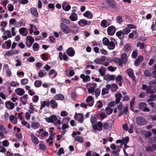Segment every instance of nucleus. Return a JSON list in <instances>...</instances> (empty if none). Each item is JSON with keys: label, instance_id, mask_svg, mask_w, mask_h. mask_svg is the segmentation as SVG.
<instances>
[{"label": "nucleus", "instance_id": "39448f33", "mask_svg": "<svg viewBox=\"0 0 156 156\" xmlns=\"http://www.w3.org/2000/svg\"><path fill=\"white\" fill-rule=\"evenodd\" d=\"M60 27L62 31L65 33L68 34L70 32V30L69 27L65 24L61 23Z\"/></svg>", "mask_w": 156, "mask_h": 156}, {"label": "nucleus", "instance_id": "603ef678", "mask_svg": "<svg viewBox=\"0 0 156 156\" xmlns=\"http://www.w3.org/2000/svg\"><path fill=\"white\" fill-rule=\"evenodd\" d=\"M34 106L32 104H30L29 105V112L31 113H32L34 112Z\"/></svg>", "mask_w": 156, "mask_h": 156}, {"label": "nucleus", "instance_id": "7c9ffc66", "mask_svg": "<svg viewBox=\"0 0 156 156\" xmlns=\"http://www.w3.org/2000/svg\"><path fill=\"white\" fill-rule=\"evenodd\" d=\"M31 126L33 129H36L39 127L40 124L38 122H34L31 124Z\"/></svg>", "mask_w": 156, "mask_h": 156}, {"label": "nucleus", "instance_id": "69168bd1", "mask_svg": "<svg viewBox=\"0 0 156 156\" xmlns=\"http://www.w3.org/2000/svg\"><path fill=\"white\" fill-rule=\"evenodd\" d=\"M136 45L138 47H140V48L142 49L144 48V44L143 43H141L139 42L137 43Z\"/></svg>", "mask_w": 156, "mask_h": 156}, {"label": "nucleus", "instance_id": "49530a36", "mask_svg": "<svg viewBox=\"0 0 156 156\" xmlns=\"http://www.w3.org/2000/svg\"><path fill=\"white\" fill-rule=\"evenodd\" d=\"M79 24L81 26H83L87 24V21L84 20H81L78 22Z\"/></svg>", "mask_w": 156, "mask_h": 156}, {"label": "nucleus", "instance_id": "9b49d317", "mask_svg": "<svg viewBox=\"0 0 156 156\" xmlns=\"http://www.w3.org/2000/svg\"><path fill=\"white\" fill-rule=\"evenodd\" d=\"M126 72L128 76L132 79L133 81H134L135 80V78L133 70L130 68L127 69Z\"/></svg>", "mask_w": 156, "mask_h": 156}, {"label": "nucleus", "instance_id": "0e129e2a", "mask_svg": "<svg viewBox=\"0 0 156 156\" xmlns=\"http://www.w3.org/2000/svg\"><path fill=\"white\" fill-rule=\"evenodd\" d=\"M39 146L40 149L42 150H45L46 149V148L45 145L43 144H39Z\"/></svg>", "mask_w": 156, "mask_h": 156}, {"label": "nucleus", "instance_id": "de8ad7c7", "mask_svg": "<svg viewBox=\"0 0 156 156\" xmlns=\"http://www.w3.org/2000/svg\"><path fill=\"white\" fill-rule=\"evenodd\" d=\"M123 35H126L130 31V28L126 27L122 31Z\"/></svg>", "mask_w": 156, "mask_h": 156}, {"label": "nucleus", "instance_id": "338daca9", "mask_svg": "<svg viewBox=\"0 0 156 156\" xmlns=\"http://www.w3.org/2000/svg\"><path fill=\"white\" fill-rule=\"evenodd\" d=\"M129 141V138L128 137H126L122 140L123 143H125V146L126 145V144Z\"/></svg>", "mask_w": 156, "mask_h": 156}, {"label": "nucleus", "instance_id": "79ce46f5", "mask_svg": "<svg viewBox=\"0 0 156 156\" xmlns=\"http://www.w3.org/2000/svg\"><path fill=\"white\" fill-rule=\"evenodd\" d=\"M118 86L115 83H113L111 85V90L112 91L115 92L118 89Z\"/></svg>", "mask_w": 156, "mask_h": 156}, {"label": "nucleus", "instance_id": "473e14b6", "mask_svg": "<svg viewBox=\"0 0 156 156\" xmlns=\"http://www.w3.org/2000/svg\"><path fill=\"white\" fill-rule=\"evenodd\" d=\"M10 120L14 124H16L17 122V119L13 115H11L9 117Z\"/></svg>", "mask_w": 156, "mask_h": 156}, {"label": "nucleus", "instance_id": "37998d69", "mask_svg": "<svg viewBox=\"0 0 156 156\" xmlns=\"http://www.w3.org/2000/svg\"><path fill=\"white\" fill-rule=\"evenodd\" d=\"M46 73L44 70H41L38 73V75L40 77H42L46 75Z\"/></svg>", "mask_w": 156, "mask_h": 156}, {"label": "nucleus", "instance_id": "2f4dec72", "mask_svg": "<svg viewBox=\"0 0 156 156\" xmlns=\"http://www.w3.org/2000/svg\"><path fill=\"white\" fill-rule=\"evenodd\" d=\"M143 57L142 56H139L137 59L136 60L134 63L135 65V66H138L139 64L143 60Z\"/></svg>", "mask_w": 156, "mask_h": 156}, {"label": "nucleus", "instance_id": "f8f14e48", "mask_svg": "<svg viewBox=\"0 0 156 156\" xmlns=\"http://www.w3.org/2000/svg\"><path fill=\"white\" fill-rule=\"evenodd\" d=\"M74 117L75 119L81 122H82L83 120V115L80 113H76Z\"/></svg>", "mask_w": 156, "mask_h": 156}, {"label": "nucleus", "instance_id": "6ab92c4d", "mask_svg": "<svg viewBox=\"0 0 156 156\" xmlns=\"http://www.w3.org/2000/svg\"><path fill=\"white\" fill-rule=\"evenodd\" d=\"M115 79V76L114 75H107L104 76V79L108 81L114 80Z\"/></svg>", "mask_w": 156, "mask_h": 156}, {"label": "nucleus", "instance_id": "f257e3e1", "mask_svg": "<svg viewBox=\"0 0 156 156\" xmlns=\"http://www.w3.org/2000/svg\"><path fill=\"white\" fill-rule=\"evenodd\" d=\"M59 119H57V117L55 115H51L49 117H46L45 119L46 121L48 122L52 123H54L55 121L56 122L54 123V125H60L61 124V122L60 120V117H59Z\"/></svg>", "mask_w": 156, "mask_h": 156}, {"label": "nucleus", "instance_id": "e433bc0d", "mask_svg": "<svg viewBox=\"0 0 156 156\" xmlns=\"http://www.w3.org/2000/svg\"><path fill=\"white\" fill-rule=\"evenodd\" d=\"M31 13L35 16L37 17L38 16V13L37 9L34 8H32L30 9Z\"/></svg>", "mask_w": 156, "mask_h": 156}, {"label": "nucleus", "instance_id": "a18cd8bd", "mask_svg": "<svg viewBox=\"0 0 156 156\" xmlns=\"http://www.w3.org/2000/svg\"><path fill=\"white\" fill-rule=\"evenodd\" d=\"M105 68L104 67H101L99 69V72L101 76H104L105 74Z\"/></svg>", "mask_w": 156, "mask_h": 156}, {"label": "nucleus", "instance_id": "a878e982", "mask_svg": "<svg viewBox=\"0 0 156 156\" xmlns=\"http://www.w3.org/2000/svg\"><path fill=\"white\" fill-rule=\"evenodd\" d=\"M59 58L61 60L63 59L64 60L66 61L68 59L67 56L65 54L63 55L62 53L61 52H59Z\"/></svg>", "mask_w": 156, "mask_h": 156}, {"label": "nucleus", "instance_id": "2eb2a0df", "mask_svg": "<svg viewBox=\"0 0 156 156\" xmlns=\"http://www.w3.org/2000/svg\"><path fill=\"white\" fill-rule=\"evenodd\" d=\"M32 142L35 145L38 144L39 143L38 139L33 133H31L30 135Z\"/></svg>", "mask_w": 156, "mask_h": 156}, {"label": "nucleus", "instance_id": "680f3d73", "mask_svg": "<svg viewBox=\"0 0 156 156\" xmlns=\"http://www.w3.org/2000/svg\"><path fill=\"white\" fill-rule=\"evenodd\" d=\"M33 50L34 51H37L39 49L38 44L36 43L34 44L33 46Z\"/></svg>", "mask_w": 156, "mask_h": 156}, {"label": "nucleus", "instance_id": "0eeeda50", "mask_svg": "<svg viewBox=\"0 0 156 156\" xmlns=\"http://www.w3.org/2000/svg\"><path fill=\"white\" fill-rule=\"evenodd\" d=\"M93 128L95 131H101L102 129V124L101 122H99L97 123V124L93 126Z\"/></svg>", "mask_w": 156, "mask_h": 156}, {"label": "nucleus", "instance_id": "9d476101", "mask_svg": "<svg viewBox=\"0 0 156 156\" xmlns=\"http://www.w3.org/2000/svg\"><path fill=\"white\" fill-rule=\"evenodd\" d=\"M106 57L105 56H101L100 58H97L94 60V62L100 64H103L105 60Z\"/></svg>", "mask_w": 156, "mask_h": 156}, {"label": "nucleus", "instance_id": "774afa93", "mask_svg": "<svg viewBox=\"0 0 156 156\" xmlns=\"http://www.w3.org/2000/svg\"><path fill=\"white\" fill-rule=\"evenodd\" d=\"M71 97L74 99L75 98L77 97V95L76 92L73 90H72L71 91Z\"/></svg>", "mask_w": 156, "mask_h": 156}, {"label": "nucleus", "instance_id": "c85d7f7f", "mask_svg": "<svg viewBox=\"0 0 156 156\" xmlns=\"http://www.w3.org/2000/svg\"><path fill=\"white\" fill-rule=\"evenodd\" d=\"M50 103L53 108H57L58 107V104L55 100H51L50 102Z\"/></svg>", "mask_w": 156, "mask_h": 156}, {"label": "nucleus", "instance_id": "8fccbe9b", "mask_svg": "<svg viewBox=\"0 0 156 156\" xmlns=\"http://www.w3.org/2000/svg\"><path fill=\"white\" fill-rule=\"evenodd\" d=\"M75 140L78 142L82 143L83 142L84 140L83 138L80 136H78L75 138Z\"/></svg>", "mask_w": 156, "mask_h": 156}, {"label": "nucleus", "instance_id": "f704fd0d", "mask_svg": "<svg viewBox=\"0 0 156 156\" xmlns=\"http://www.w3.org/2000/svg\"><path fill=\"white\" fill-rule=\"evenodd\" d=\"M64 96L62 94H58L56 95L54 97V99L57 100H61L64 99Z\"/></svg>", "mask_w": 156, "mask_h": 156}, {"label": "nucleus", "instance_id": "4c0bfd02", "mask_svg": "<svg viewBox=\"0 0 156 156\" xmlns=\"http://www.w3.org/2000/svg\"><path fill=\"white\" fill-rule=\"evenodd\" d=\"M110 25V24L108 23L106 20H103L101 21V25L104 28Z\"/></svg>", "mask_w": 156, "mask_h": 156}, {"label": "nucleus", "instance_id": "bb28decb", "mask_svg": "<svg viewBox=\"0 0 156 156\" xmlns=\"http://www.w3.org/2000/svg\"><path fill=\"white\" fill-rule=\"evenodd\" d=\"M109 6L111 7L115 8L116 7V5L114 0H107Z\"/></svg>", "mask_w": 156, "mask_h": 156}, {"label": "nucleus", "instance_id": "a211bd4d", "mask_svg": "<svg viewBox=\"0 0 156 156\" xmlns=\"http://www.w3.org/2000/svg\"><path fill=\"white\" fill-rule=\"evenodd\" d=\"M16 94L19 96H22L25 93V91L24 89L21 88H18L15 90Z\"/></svg>", "mask_w": 156, "mask_h": 156}, {"label": "nucleus", "instance_id": "09e8293b", "mask_svg": "<svg viewBox=\"0 0 156 156\" xmlns=\"http://www.w3.org/2000/svg\"><path fill=\"white\" fill-rule=\"evenodd\" d=\"M42 83V82L38 80H36L34 83V86L36 87H39L41 86Z\"/></svg>", "mask_w": 156, "mask_h": 156}, {"label": "nucleus", "instance_id": "7ed1b4c3", "mask_svg": "<svg viewBox=\"0 0 156 156\" xmlns=\"http://www.w3.org/2000/svg\"><path fill=\"white\" fill-rule=\"evenodd\" d=\"M136 123L140 126H143L145 125L147 123L146 120L141 116H138L136 118Z\"/></svg>", "mask_w": 156, "mask_h": 156}, {"label": "nucleus", "instance_id": "b1692460", "mask_svg": "<svg viewBox=\"0 0 156 156\" xmlns=\"http://www.w3.org/2000/svg\"><path fill=\"white\" fill-rule=\"evenodd\" d=\"M28 98V95L25 94L23 96L20 98V99L22 104L23 105H25L27 103V101Z\"/></svg>", "mask_w": 156, "mask_h": 156}, {"label": "nucleus", "instance_id": "c756f323", "mask_svg": "<svg viewBox=\"0 0 156 156\" xmlns=\"http://www.w3.org/2000/svg\"><path fill=\"white\" fill-rule=\"evenodd\" d=\"M113 60L114 62L118 64L119 65L122 66V62L121 59L118 58H114Z\"/></svg>", "mask_w": 156, "mask_h": 156}, {"label": "nucleus", "instance_id": "052dcab7", "mask_svg": "<svg viewBox=\"0 0 156 156\" xmlns=\"http://www.w3.org/2000/svg\"><path fill=\"white\" fill-rule=\"evenodd\" d=\"M0 132L4 133H6L5 128V127L2 125H0Z\"/></svg>", "mask_w": 156, "mask_h": 156}, {"label": "nucleus", "instance_id": "bf43d9fd", "mask_svg": "<svg viewBox=\"0 0 156 156\" xmlns=\"http://www.w3.org/2000/svg\"><path fill=\"white\" fill-rule=\"evenodd\" d=\"M101 92V90L99 88H97L95 90V96L96 97H98L100 93Z\"/></svg>", "mask_w": 156, "mask_h": 156}, {"label": "nucleus", "instance_id": "13d9d810", "mask_svg": "<svg viewBox=\"0 0 156 156\" xmlns=\"http://www.w3.org/2000/svg\"><path fill=\"white\" fill-rule=\"evenodd\" d=\"M97 118L95 116H93L91 117L90 118V122L94 124L97 121Z\"/></svg>", "mask_w": 156, "mask_h": 156}, {"label": "nucleus", "instance_id": "5fc2aeb1", "mask_svg": "<svg viewBox=\"0 0 156 156\" xmlns=\"http://www.w3.org/2000/svg\"><path fill=\"white\" fill-rule=\"evenodd\" d=\"M130 46L128 44H126L124 47V50L126 52L129 51L130 50Z\"/></svg>", "mask_w": 156, "mask_h": 156}, {"label": "nucleus", "instance_id": "6e6552de", "mask_svg": "<svg viewBox=\"0 0 156 156\" xmlns=\"http://www.w3.org/2000/svg\"><path fill=\"white\" fill-rule=\"evenodd\" d=\"M116 28L113 26L109 27L107 29V32L108 34L110 35H112L115 33Z\"/></svg>", "mask_w": 156, "mask_h": 156}, {"label": "nucleus", "instance_id": "1a4fd4ad", "mask_svg": "<svg viewBox=\"0 0 156 156\" xmlns=\"http://www.w3.org/2000/svg\"><path fill=\"white\" fill-rule=\"evenodd\" d=\"M6 107L8 109H12L15 107L14 104L10 101H6L5 103Z\"/></svg>", "mask_w": 156, "mask_h": 156}, {"label": "nucleus", "instance_id": "ddd939ff", "mask_svg": "<svg viewBox=\"0 0 156 156\" xmlns=\"http://www.w3.org/2000/svg\"><path fill=\"white\" fill-rule=\"evenodd\" d=\"M3 69L6 72V76H10L11 75L12 73L9 67L7 64H5L3 67Z\"/></svg>", "mask_w": 156, "mask_h": 156}, {"label": "nucleus", "instance_id": "4468645a", "mask_svg": "<svg viewBox=\"0 0 156 156\" xmlns=\"http://www.w3.org/2000/svg\"><path fill=\"white\" fill-rule=\"evenodd\" d=\"M114 96L116 98L115 101L116 103L118 104L119 103L122 97L121 94L119 92H117L115 94Z\"/></svg>", "mask_w": 156, "mask_h": 156}, {"label": "nucleus", "instance_id": "393cba45", "mask_svg": "<svg viewBox=\"0 0 156 156\" xmlns=\"http://www.w3.org/2000/svg\"><path fill=\"white\" fill-rule=\"evenodd\" d=\"M80 77L83 79V81L84 82L89 81L90 80V76L87 75L85 76L83 74H81Z\"/></svg>", "mask_w": 156, "mask_h": 156}, {"label": "nucleus", "instance_id": "72a5a7b5", "mask_svg": "<svg viewBox=\"0 0 156 156\" xmlns=\"http://www.w3.org/2000/svg\"><path fill=\"white\" fill-rule=\"evenodd\" d=\"M4 34L5 35L3 37V38L7 39L8 38H10L11 37V32L9 31H6L5 32Z\"/></svg>", "mask_w": 156, "mask_h": 156}, {"label": "nucleus", "instance_id": "dca6fc26", "mask_svg": "<svg viewBox=\"0 0 156 156\" xmlns=\"http://www.w3.org/2000/svg\"><path fill=\"white\" fill-rule=\"evenodd\" d=\"M90 87L88 89V92L89 93H93L94 94V90L97 87V84L96 83H93L90 84Z\"/></svg>", "mask_w": 156, "mask_h": 156}, {"label": "nucleus", "instance_id": "864d4df0", "mask_svg": "<svg viewBox=\"0 0 156 156\" xmlns=\"http://www.w3.org/2000/svg\"><path fill=\"white\" fill-rule=\"evenodd\" d=\"M135 98H133L130 103V107L132 110H133V107L134 104L135 102Z\"/></svg>", "mask_w": 156, "mask_h": 156}, {"label": "nucleus", "instance_id": "c03bdc74", "mask_svg": "<svg viewBox=\"0 0 156 156\" xmlns=\"http://www.w3.org/2000/svg\"><path fill=\"white\" fill-rule=\"evenodd\" d=\"M83 16L86 17H87L89 19H91L92 17V15L89 11L86 12L83 14Z\"/></svg>", "mask_w": 156, "mask_h": 156}, {"label": "nucleus", "instance_id": "aec40b11", "mask_svg": "<svg viewBox=\"0 0 156 156\" xmlns=\"http://www.w3.org/2000/svg\"><path fill=\"white\" fill-rule=\"evenodd\" d=\"M11 42L10 40L5 41L2 45V47L5 49H9L11 47Z\"/></svg>", "mask_w": 156, "mask_h": 156}, {"label": "nucleus", "instance_id": "4d7b16f0", "mask_svg": "<svg viewBox=\"0 0 156 156\" xmlns=\"http://www.w3.org/2000/svg\"><path fill=\"white\" fill-rule=\"evenodd\" d=\"M47 143H48L49 145H51L52 144L53 141V139L51 136H50L49 138L46 140Z\"/></svg>", "mask_w": 156, "mask_h": 156}, {"label": "nucleus", "instance_id": "ea45409f", "mask_svg": "<svg viewBox=\"0 0 156 156\" xmlns=\"http://www.w3.org/2000/svg\"><path fill=\"white\" fill-rule=\"evenodd\" d=\"M70 19L73 21H75L77 19V16L76 13L72 14L69 17Z\"/></svg>", "mask_w": 156, "mask_h": 156}, {"label": "nucleus", "instance_id": "e2e57ef3", "mask_svg": "<svg viewBox=\"0 0 156 156\" xmlns=\"http://www.w3.org/2000/svg\"><path fill=\"white\" fill-rule=\"evenodd\" d=\"M117 104L116 103L115 101H113L109 103L108 104V106L109 107H112L115 106L116 105V104Z\"/></svg>", "mask_w": 156, "mask_h": 156}, {"label": "nucleus", "instance_id": "20e7f679", "mask_svg": "<svg viewBox=\"0 0 156 156\" xmlns=\"http://www.w3.org/2000/svg\"><path fill=\"white\" fill-rule=\"evenodd\" d=\"M151 86H149L147 85L143 84L142 86V88L143 90H146V93L147 94H154V90L151 89Z\"/></svg>", "mask_w": 156, "mask_h": 156}, {"label": "nucleus", "instance_id": "cd10ccee", "mask_svg": "<svg viewBox=\"0 0 156 156\" xmlns=\"http://www.w3.org/2000/svg\"><path fill=\"white\" fill-rule=\"evenodd\" d=\"M19 32L20 34L23 36L27 35V32L26 28H21L19 30Z\"/></svg>", "mask_w": 156, "mask_h": 156}, {"label": "nucleus", "instance_id": "412c9836", "mask_svg": "<svg viewBox=\"0 0 156 156\" xmlns=\"http://www.w3.org/2000/svg\"><path fill=\"white\" fill-rule=\"evenodd\" d=\"M66 53L69 56H73L75 55V51L72 48H69L67 50Z\"/></svg>", "mask_w": 156, "mask_h": 156}, {"label": "nucleus", "instance_id": "f3484780", "mask_svg": "<svg viewBox=\"0 0 156 156\" xmlns=\"http://www.w3.org/2000/svg\"><path fill=\"white\" fill-rule=\"evenodd\" d=\"M19 52V51L17 49L11 50L6 52L4 54V56L12 55Z\"/></svg>", "mask_w": 156, "mask_h": 156}, {"label": "nucleus", "instance_id": "58836bf2", "mask_svg": "<svg viewBox=\"0 0 156 156\" xmlns=\"http://www.w3.org/2000/svg\"><path fill=\"white\" fill-rule=\"evenodd\" d=\"M103 111H104V109H101L100 110V112L99 113V115L103 119L107 117V115L105 113L102 112Z\"/></svg>", "mask_w": 156, "mask_h": 156}, {"label": "nucleus", "instance_id": "423d86ee", "mask_svg": "<svg viewBox=\"0 0 156 156\" xmlns=\"http://www.w3.org/2000/svg\"><path fill=\"white\" fill-rule=\"evenodd\" d=\"M147 106V104L145 102H141L139 104V108L144 112H148L149 111V109Z\"/></svg>", "mask_w": 156, "mask_h": 156}, {"label": "nucleus", "instance_id": "5701e85b", "mask_svg": "<svg viewBox=\"0 0 156 156\" xmlns=\"http://www.w3.org/2000/svg\"><path fill=\"white\" fill-rule=\"evenodd\" d=\"M49 75L52 78H55L57 75V73L55 69H51L48 73Z\"/></svg>", "mask_w": 156, "mask_h": 156}, {"label": "nucleus", "instance_id": "6e6d98bb", "mask_svg": "<svg viewBox=\"0 0 156 156\" xmlns=\"http://www.w3.org/2000/svg\"><path fill=\"white\" fill-rule=\"evenodd\" d=\"M9 142L7 140H5L2 142V144L5 147H8L9 146Z\"/></svg>", "mask_w": 156, "mask_h": 156}, {"label": "nucleus", "instance_id": "a19ab883", "mask_svg": "<svg viewBox=\"0 0 156 156\" xmlns=\"http://www.w3.org/2000/svg\"><path fill=\"white\" fill-rule=\"evenodd\" d=\"M128 107L127 106H124L123 107V110L121 111V112L119 114V116H120L123 114H126L127 112Z\"/></svg>", "mask_w": 156, "mask_h": 156}, {"label": "nucleus", "instance_id": "f03ea898", "mask_svg": "<svg viewBox=\"0 0 156 156\" xmlns=\"http://www.w3.org/2000/svg\"><path fill=\"white\" fill-rule=\"evenodd\" d=\"M104 44L107 45L108 48L110 50H112L115 48V44L113 41H109V40H102Z\"/></svg>", "mask_w": 156, "mask_h": 156}, {"label": "nucleus", "instance_id": "3c124183", "mask_svg": "<svg viewBox=\"0 0 156 156\" xmlns=\"http://www.w3.org/2000/svg\"><path fill=\"white\" fill-rule=\"evenodd\" d=\"M105 110L107 114L108 115L111 114L113 111V109L110 108L109 107L106 108Z\"/></svg>", "mask_w": 156, "mask_h": 156}, {"label": "nucleus", "instance_id": "4be33fe9", "mask_svg": "<svg viewBox=\"0 0 156 156\" xmlns=\"http://www.w3.org/2000/svg\"><path fill=\"white\" fill-rule=\"evenodd\" d=\"M121 60L122 63L126 64L127 62V54L126 53H123L121 55Z\"/></svg>", "mask_w": 156, "mask_h": 156}, {"label": "nucleus", "instance_id": "c9c22d12", "mask_svg": "<svg viewBox=\"0 0 156 156\" xmlns=\"http://www.w3.org/2000/svg\"><path fill=\"white\" fill-rule=\"evenodd\" d=\"M66 2H64L62 4V8L65 11H69L71 8V6L69 5H68L65 7Z\"/></svg>", "mask_w": 156, "mask_h": 156}]
</instances>
